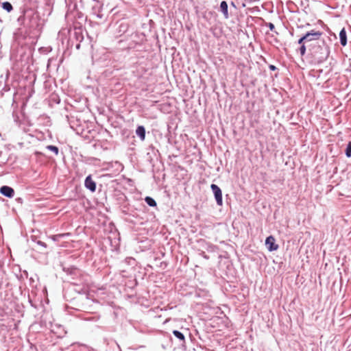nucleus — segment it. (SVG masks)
Returning a JSON list of instances; mask_svg holds the SVG:
<instances>
[{
  "label": "nucleus",
  "mask_w": 351,
  "mask_h": 351,
  "mask_svg": "<svg viewBox=\"0 0 351 351\" xmlns=\"http://www.w3.org/2000/svg\"><path fill=\"white\" fill-rule=\"evenodd\" d=\"M203 257L206 259H208V256L206 254H205L204 252H203Z\"/></svg>",
  "instance_id": "32"
},
{
  "label": "nucleus",
  "mask_w": 351,
  "mask_h": 351,
  "mask_svg": "<svg viewBox=\"0 0 351 351\" xmlns=\"http://www.w3.org/2000/svg\"><path fill=\"white\" fill-rule=\"evenodd\" d=\"M145 202L147 203V205H149V206H152V207H155L157 205L155 199L149 196H147L145 198Z\"/></svg>",
  "instance_id": "17"
},
{
  "label": "nucleus",
  "mask_w": 351,
  "mask_h": 351,
  "mask_svg": "<svg viewBox=\"0 0 351 351\" xmlns=\"http://www.w3.org/2000/svg\"><path fill=\"white\" fill-rule=\"evenodd\" d=\"M27 243H29V245H31L30 243H29L30 241L29 239H27Z\"/></svg>",
  "instance_id": "37"
},
{
  "label": "nucleus",
  "mask_w": 351,
  "mask_h": 351,
  "mask_svg": "<svg viewBox=\"0 0 351 351\" xmlns=\"http://www.w3.org/2000/svg\"><path fill=\"white\" fill-rule=\"evenodd\" d=\"M49 320L51 323H53V317L51 314L47 313L42 315L40 319V325L41 326L49 329Z\"/></svg>",
  "instance_id": "9"
},
{
  "label": "nucleus",
  "mask_w": 351,
  "mask_h": 351,
  "mask_svg": "<svg viewBox=\"0 0 351 351\" xmlns=\"http://www.w3.org/2000/svg\"><path fill=\"white\" fill-rule=\"evenodd\" d=\"M269 68L271 71H276L277 69L276 66L272 64H270Z\"/></svg>",
  "instance_id": "29"
},
{
  "label": "nucleus",
  "mask_w": 351,
  "mask_h": 351,
  "mask_svg": "<svg viewBox=\"0 0 351 351\" xmlns=\"http://www.w3.org/2000/svg\"><path fill=\"white\" fill-rule=\"evenodd\" d=\"M298 43L300 45L306 44V39L304 38V35L302 36L298 41Z\"/></svg>",
  "instance_id": "25"
},
{
  "label": "nucleus",
  "mask_w": 351,
  "mask_h": 351,
  "mask_svg": "<svg viewBox=\"0 0 351 351\" xmlns=\"http://www.w3.org/2000/svg\"><path fill=\"white\" fill-rule=\"evenodd\" d=\"M27 87V85H25V87H23V90H25V88Z\"/></svg>",
  "instance_id": "38"
},
{
  "label": "nucleus",
  "mask_w": 351,
  "mask_h": 351,
  "mask_svg": "<svg viewBox=\"0 0 351 351\" xmlns=\"http://www.w3.org/2000/svg\"><path fill=\"white\" fill-rule=\"evenodd\" d=\"M136 135L140 138L141 141H144L145 138V128L143 125H139L136 130Z\"/></svg>",
  "instance_id": "11"
},
{
  "label": "nucleus",
  "mask_w": 351,
  "mask_h": 351,
  "mask_svg": "<svg viewBox=\"0 0 351 351\" xmlns=\"http://www.w3.org/2000/svg\"><path fill=\"white\" fill-rule=\"evenodd\" d=\"M46 149L53 152L56 155L58 154L59 149L58 147H56L55 145H47L46 147Z\"/></svg>",
  "instance_id": "20"
},
{
  "label": "nucleus",
  "mask_w": 351,
  "mask_h": 351,
  "mask_svg": "<svg viewBox=\"0 0 351 351\" xmlns=\"http://www.w3.org/2000/svg\"><path fill=\"white\" fill-rule=\"evenodd\" d=\"M345 154L348 158L351 157V141L348 143Z\"/></svg>",
  "instance_id": "22"
},
{
  "label": "nucleus",
  "mask_w": 351,
  "mask_h": 351,
  "mask_svg": "<svg viewBox=\"0 0 351 351\" xmlns=\"http://www.w3.org/2000/svg\"><path fill=\"white\" fill-rule=\"evenodd\" d=\"M84 186L91 192H95L96 191V183L92 179L91 175H89L86 178L84 181Z\"/></svg>",
  "instance_id": "8"
},
{
  "label": "nucleus",
  "mask_w": 351,
  "mask_h": 351,
  "mask_svg": "<svg viewBox=\"0 0 351 351\" xmlns=\"http://www.w3.org/2000/svg\"><path fill=\"white\" fill-rule=\"evenodd\" d=\"M340 43L342 46L347 45V35L344 28H343L339 32Z\"/></svg>",
  "instance_id": "14"
},
{
  "label": "nucleus",
  "mask_w": 351,
  "mask_h": 351,
  "mask_svg": "<svg viewBox=\"0 0 351 351\" xmlns=\"http://www.w3.org/2000/svg\"><path fill=\"white\" fill-rule=\"evenodd\" d=\"M128 25L127 23H121L119 26V33L123 34L128 31Z\"/></svg>",
  "instance_id": "19"
},
{
  "label": "nucleus",
  "mask_w": 351,
  "mask_h": 351,
  "mask_svg": "<svg viewBox=\"0 0 351 351\" xmlns=\"http://www.w3.org/2000/svg\"><path fill=\"white\" fill-rule=\"evenodd\" d=\"M211 190L215 195V198L218 206H222L223 199H222V192L221 189L215 184H212L210 185Z\"/></svg>",
  "instance_id": "6"
},
{
  "label": "nucleus",
  "mask_w": 351,
  "mask_h": 351,
  "mask_svg": "<svg viewBox=\"0 0 351 351\" xmlns=\"http://www.w3.org/2000/svg\"><path fill=\"white\" fill-rule=\"evenodd\" d=\"M14 117L15 121L20 123L19 117L17 114H14Z\"/></svg>",
  "instance_id": "28"
},
{
  "label": "nucleus",
  "mask_w": 351,
  "mask_h": 351,
  "mask_svg": "<svg viewBox=\"0 0 351 351\" xmlns=\"http://www.w3.org/2000/svg\"><path fill=\"white\" fill-rule=\"evenodd\" d=\"M80 47V43H79L78 44L76 45V49H79Z\"/></svg>",
  "instance_id": "34"
},
{
  "label": "nucleus",
  "mask_w": 351,
  "mask_h": 351,
  "mask_svg": "<svg viewBox=\"0 0 351 351\" xmlns=\"http://www.w3.org/2000/svg\"><path fill=\"white\" fill-rule=\"evenodd\" d=\"M29 286L32 287V289H34V288H35L36 287V282L32 277H31L29 279ZM32 292H33V290H32Z\"/></svg>",
  "instance_id": "24"
},
{
  "label": "nucleus",
  "mask_w": 351,
  "mask_h": 351,
  "mask_svg": "<svg viewBox=\"0 0 351 351\" xmlns=\"http://www.w3.org/2000/svg\"><path fill=\"white\" fill-rule=\"evenodd\" d=\"M2 8L8 12H10L12 10V5L9 2H3Z\"/></svg>",
  "instance_id": "21"
},
{
  "label": "nucleus",
  "mask_w": 351,
  "mask_h": 351,
  "mask_svg": "<svg viewBox=\"0 0 351 351\" xmlns=\"http://www.w3.org/2000/svg\"><path fill=\"white\" fill-rule=\"evenodd\" d=\"M49 330L51 331V333L54 334L58 338L63 337L66 333V331L62 325L59 324L51 323L49 321Z\"/></svg>",
  "instance_id": "4"
},
{
  "label": "nucleus",
  "mask_w": 351,
  "mask_h": 351,
  "mask_svg": "<svg viewBox=\"0 0 351 351\" xmlns=\"http://www.w3.org/2000/svg\"><path fill=\"white\" fill-rule=\"evenodd\" d=\"M70 274L73 276L79 277L75 282H73L74 285H82L84 287L83 289H87L90 283V276L88 274L83 273L82 271L77 268H72L71 269Z\"/></svg>",
  "instance_id": "3"
},
{
  "label": "nucleus",
  "mask_w": 351,
  "mask_h": 351,
  "mask_svg": "<svg viewBox=\"0 0 351 351\" xmlns=\"http://www.w3.org/2000/svg\"><path fill=\"white\" fill-rule=\"evenodd\" d=\"M265 245L269 252L276 251L279 246L276 243V239L273 236H269L266 238Z\"/></svg>",
  "instance_id": "7"
},
{
  "label": "nucleus",
  "mask_w": 351,
  "mask_h": 351,
  "mask_svg": "<svg viewBox=\"0 0 351 351\" xmlns=\"http://www.w3.org/2000/svg\"><path fill=\"white\" fill-rule=\"evenodd\" d=\"M23 276H26V277H27V272L25 270H23Z\"/></svg>",
  "instance_id": "33"
},
{
  "label": "nucleus",
  "mask_w": 351,
  "mask_h": 351,
  "mask_svg": "<svg viewBox=\"0 0 351 351\" xmlns=\"http://www.w3.org/2000/svg\"><path fill=\"white\" fill-rule=\"evenodd\" d=\"M266 26L268 27L269 28V29L272 32H274L275 29V26L272 23H266Z\"/></svg>",
  "instance_id": "26"
},
{
  "label": "nucleus",
  "mask_w": 351,
  "mask_h": 351,
  "mask_svg": "<svg viewBox=\"0 0 351 351\" xmlns=\"http://www.w3.org/2000/svg\"><path fill=\"white\" fill-rule=\"evenodd\" d=\"M38 7L36 0H28L23 4V25L29 29H36L40 25V17L36 11Z\"/></svg>",
  "instance_id": "1"
},
{
  "label": "nucleus",
  "mask_w": 351,
  "mask_h": 351,
  "mask_svg": "<svg viewBox=\"0 0 351 351\" xmlns=\"http://www.w3.org/2000/svg\"><path fill=\"white\" fill-rule=\"evenodd\" d=\"M27 341H28L30 348L32 349L34 346L32 343L29 342V339H27Z\"/></svg>",
  "instance_id": "31"
},
{
  "label": "nucleus",
  "mask_w": 351,
  "mask_h": 351,
  "mask_svg": "<svg viewBox=\"0 0 351 351\" xmlns=\"http://www.w3.org/2000/svg\"><path fill=\"white\" fill-rule=\"evenodd\" d=\"M298 51L302 56H304L306 51V44L300 45Z\"/></svg>",
  "instance_id": "23"
},
{
  "label": "nucleus",
  "mask_w": 351,
  "mask_h": 351,
  "mask_svg": "<svg viewBox=\"0 0 351 351\" xmlns=\"http://www.w3.org/2000/svg\"><path fill=\"white\" fill-rule=\"evenodd\" d=\"M51 60H49V61H48V65L51 63Z\"/></svg>",
  "instance_id": "36"
},
{
  "label": "nucleus",
  "mask_w": 351,
  "mask_h": 351,
  "mask_svg": "<svg viewBox=\"0 0 351 351\" xmlns=\"http://www.w3.org/2000/svg\"><path fill=\"white\" fill-rule=\"evenodd\" d=\"M36 80V76L34 73L29 74V76L25 77V80H29V90L31 91V93H34V90L30 88V86L34 83Z\"/></svg>",
  "instance_id": "16"
},
{
  "label": "nucleus",
  "mask_w": 351,
  "mask_h": 351,
  "mask_svg": "<svg viewBox=\"0 0 351 351\" xmlns=\"http://www.w3.org/2000/svg\"><path fill=\"white\" fill-rule=\"evenodd\" d=\"M28 298H29V302L31 304V305H32V306H35V305H34V304H33V302H32V299H31V298H30V295H28Z\"/></svg>",
  "instance_id": "30"
},
{
  "label": "nucleus",
  "mask_w": 351,
  "mask_h": 351,
  "mask_svg": "<svg viewBox=\"0 0 351 351\" xmlns=\"http://www.w3.org/2000/svg\"><path fill=\"white\" fill-rule=\"evenodd\" d=\"M138 45V43L132 40L128 43V44L126 46L123 47V49H135L136 47Z\"/></svg>",
  "instance_id": "18"
},
{
  "label": "nucleus",
  "mask_w": 351,
  "mask_h": 351,
  "mask_svg": "<svg viewBox=\"0 0 351 351\" xmlns=\"http://www.w3.org/2000/svg\"><path fill=\"white\" fill-rule=\"evenodd\" d=\"M74 36L75 39L79 41L80 43L84 39V36L82 33V30L80 28L75 29L73 32Z\"/></svg>",
  "instance_id": "15"
},
{
  "label": "nucleus",
  "mask_w": 351,
  "mask_h": 351,
  "mask_svg": "<svg viewBox=\"0 0 351 351\" xmlns=\"http://www.w3.org/2000/svg\"><path fill=\"white\" fill-rule=\"evenodd\" d=\"M122 43H123V40H119V44H121Z\"/></svg>",
  "instance_id": "35"
},
{
  "label": "nucleus",
  "mask_w": 351,
  "mask_h": 351,
  "mask_svg": "<svg viewBox=\"0 0 351 351\" xmlns=\"http://www.w3.org/2000/svg\"><path fill=\"white\" fill-rule=\"evenodd\" d=\"M228 3L226 1H223L220 3V9L221 12L223 13L225 19H228L229 17L228 14Z\"/></svg>",
  "instance_id": "12"
},
{
  "label": "nucleus",
  "mask_w": 351,
  "mask_h": 351,
  "mask_svg": "<svg viewBox=\"0 0 351 351\" xmlns=\"http://www.w3.org/2000/svg\"><path fill=\"white\" fill-rule=\"evenodd\" d=\"M36 245H40V246H41V247H43L44 248L47 247L46 243L43 242V241H36Z\"/></svg>",
  "instance_id": "27"
},
{
  "label": "nucleus",
  "mask_w": 351,
  "mask_h": 351,
  "mask_svg": "<svg viewBox=\"0 0 351 351\" xmlns=\"http://www.w3.org/2000/svg\"><path fill=\"white\" fill-rule=\"evenodd\" d=\"M0 193L7 197H12L14 195V191L12 188L8 186H3L0 188Z\"/></svg>",
  "instance_id": "10"
},
{
  "label": "nucleus",
  "mask_w": 351,
  "mask_h": 351,
  "mask_svg": "<svg viewBox=\"0 0 351 351\" xmlns=\"http://www.w3.org/2000/svg\"><path fill=\"white\" fill-rule=\"evenodd\" d=\"M173 334L179 340L180 344L183 346L184 343H185V337L184 334L177 330H174L173 331Z\"/></svg>",
  "instance_id": "13"
},
{
  "label": "nucleus",
  "mask_w": 351,
  "mask_h": 351,
  "mask_svg": "<svg viewBox=\"0 0 351 351\" xmlns=\"http://www.w3.org/2000/svg\"><path fill=\"white\" fill-rule=\"evenodd\" d=\"M307 47H310L311 55L318 64L326 61L330 55V47L324 40L317 42V44H310Z\"/></svg>",
  "instance_id": "2"
},
{
  "label": "nucleus",
  "mask_w": 351,
  "mask_h": 351,
  "mask_svg": "<svg viewBox=\"0 0 351 351\" xmlns=\"http://www.w3.org/2000/svg\"><path fill=\"white\" fill-rule=\"evenodd\" d=\"M322 35V32L319 31L311 30L310 32H306L304 34V38L306 39V44L308 43L318 41Z\"/></svg>",
  "instance_id": "5"
}]
</instances>
